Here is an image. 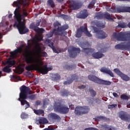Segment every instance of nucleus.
<instances>
[{
  "instance_id": "obj_35",
  "label": "nucleus",
  "mask_w": 130,
  "mask_h": 130,
  "mask_svg": "<svg viewBox=\"0 0 130 130\" xmlns=\"http://www.w3.org/2000/svg\"><path fill=\"white\" fill-rule=\"evenodd\" d=\"M95 4H96V0H92L88 6V9H92L93 7L95 6Z\"/></svg>"
},
{
  "instance_id": "obj_26",
  "label": "nucleus",
  "mask_w": 130,
  "mask_h": 130,
  "mask_svg": "<svg viewBox=\"0 0 130 130\" xmlns=\"http://www.w3.org/2000/svg\"><path fill=\"white\" fill-rule=\"evenodd\" d=\"M43 38L41 37H38L36 36L34 38L32 39V42H40L42 41Z\"/></svg>"
},
{
  "instance_id": "obj_10",
  "label": "nucleus",
  "mask_w": 130,
  "mask_h": 130,
  "mask_svg": "<svg viewBox=\"0 0 130 130\" xmlns=\"http://www.w3.org/2000/svg\"><path fill=\"white\" fill-rule=\"evenodd\" d=\"M114 73H115V74L118 75V76H119V77H120L121 79H122L123 81H125L126 82L127 81H129L130 80L129 77L122 73V72H121L120 70H119V69L117 68L114 69Z\"/></svg>"
},
{
  "instance_id": "obj_18",
  "label": "nucleus",
  "mask_w": 130,
  "mask_h": 130,
  "mask_svg": "<svg viewBox=\"0 0 130 130\" xmlns=\"http://www.w3.org/2000/svg\"><path fill=\"white\" fill-rule=\"evenodd\" d=\"M77 80H78V76L76 74H73L71 76V79L69 80L66 81L63 84L64 85H70L73 83V81Z\"/></svg>"
},
{
  "instance_id": "obj_40",
  "label": "nucleus",
  "mask_w": 130,
  "mask_h": 130,
  "mask_svg": "<svg viewBox=\"0 0 130 130\" xmlns=\"http://www.w3.org/2000/svg\"><path fill=\"white\" fill-rule=\"evenodd\" d=\"M54 28H56V27H58V28H60L61 26V24L60 23H59L58 21H56L53 24Z\"/></svg>"
},
{
  "instance_id": "obj_48",
  "label": "nucleus",
  "mask_w": 130,
  "mask_h": 130,
  "mask_svg": "<svg viewBox=\"0 0 130 130\" xmlns=\"http://www.w3.org/2000/svg\"><path fill=\"white\" fill-rule=\"evenodd\" d=\"M107 127V125H101V130H106Z\"/></svg>"
},
{
  "instance_id": "obj_7",
  "label": "nucleus",
  "mask_w": 130,
  "mask_h": 130,
  "mask_svg": "<svg viewBox=\"0 0 130 130\" xmlns=\"http://www.w3.org/2000/svg\"><path fill=\"white\" fill-rule=\"evenodd\" d=\"M49 121L51 123H54L55 121L59 122L61 120V118L57 114L55 113H51L48 115L47 117Z\"/></svg>"
},
{
  "instance_id": "obj_28",
  "label": "nucleus",
  "mask_w": 130,
  "mask_h": 130,
  "mask_svg": "<svg viewBox=\"0 0 130 130\" xmlns=\"http://www.w3.org/2000/svg\"><path fill=\"white\" fill-rule=\"evenodd\" d=\"M82 35L83 32H82V31H81L79 28H78L75 34L76 37L77 38H81V37H82Z\"/></svg>"
},
{
  "instance_id": "obj_47",
  "label": "nucleus",
  "mask_w": 130,
  "mask_h": 130,
  "mask_svg": "<svg viewBox=\"0 0 130 130\" xmlns=\"http://www.w3.org/2000/svg\"><path fill=\"white\" fill-rule=\"evenodd\" d=\"M48 104V100L47 99H45L43 101V106H45V105H47Z\"/></svg>"
},
{
  "instance_id": "obj_2",
  "label": "nucleus",
  "mask_w": 130,
  "mask_h": 130,
  "mask_svg": "<svg viewBox=\"0 0 130 130\" xmlns=\"http://www.w3.org/2000/svg\"><path fill=\"white\" fill-rule=\"evenodd\" d=\"M13 4L17 8L14 12V17H15L17 22L15 21L14 22L13 27H17L20 34L28 33L29 29L26 27L25 22L22 21V15L20 13V10L21 9L20 5L24 6L25 5V2L24 0H18L14 2Z\"/></svg>"
},
{
  "instance_id": "obj_3",
  "label": "nucleus",
  "mask_w": 130,
  "mask_h": 130,
  "mask_svg": "<svg viewBox=\"0 0 130 130\" xmlns=\"http://www.w3.org/2000/svg\"><path fill=\"white\" fill-rule=\"evenodd\" d=\"M20 93H19V98L18 99V101L21 102V105L22 106H24L25 104L26 105L25 109L29 108L30 107V104L25 100L28 98V99H30V100H34L36 95L35 94H31L28 96V94L30 93V88L25 85H22L20 88Z\"/></svg>"
},
{
  "instance_id": "obj_62",
  "label": "nucleus",
  "mask_w": 130,
  "mask_h": 130,
  "mask_svg": "<svg viewBox=\"0 0 130 130\" xmlns=\"http://www.w3.org/2000/svg\"><path fill=\"white\" fill-rule=\"evenodd\" d=\"M43 53V54H44L45 57L47 56V53H46V52H44Z\"/></svg>"
},
{
  "instance_id": "obj_15",
  "label": "nucleus",
  "mask_w": 130,
  "mask_h": 130,
  "mask_svg": "<svg viewBox=\"0 0 130 130\" xmlns=\"http://www.w3.org/2000/svg\"><path fill=\"white\" fill-rule=\"evenodd\" d=\"M45 43L48 44V46L52 48L53 52H54L55 53H58V52H57V51L56 50V49H55V47H54V46H53V42H51L50 40H46Z\"/></svg>"
},
{
  "instance_id": "obj_20",
  "label": "nucleus",
  "mask_w": 130,
  "mask_h": 130,
  "mask_svg": "<svg viewBox=\"0 0 130 130\" xmlns=\"http://www.w3.org/2000/svg\"><path fill=\"white\" fill-rule=\"evenodd\" d=\"M104 56V54L100 52H94L92 54L93 57H94V58H96V59H99V58H101Z\"/></svg>"
},
{
  "instance_id": "obj_37",
  "label": "nucleus",
  "mask_w": 130,
  "mask_h": 130,
  "mask_svg": "<svg viewBox=\"0 0 130 130\" xmlns=\"http://www.w3.org/2000/svg\"><path fill=\"white\" fill-rule=\"evenodd\" d=\"M119 28H125L126 27V23L121 22L118 24V25Z\"/></svg>"
},
{
  "instance_id": "obj_45",
  "label": "nucleus",
  "mask_w": 130,
  "mask_h": 130,
  "mask_svg": "<svg viewBox=\"0 0 130 130\" xmlns=\"http://www.w3.org/2000/svg\"><path fill=\"white\" fill-rule=\"evenodd\" d=\"M116 107H117V104H112V105H109L108 106L109 109H112V108H115Z\"/></svg>"
},
{
  "instance_id": "obj_16",
  "label": "nucleus",
  "mask_w": 130,
  "mask_h": 130,
  "mask_svg": "<svg viewBox=\"0 0 130 130\" xmlns=\"http://www.w3.org/2000/svg\"><path fill=\"white\" fill-rule=\"evenodd\" d=\"M96 36L98 39H101L102 40V39H105L108 36L105 32L103 31V30H100L98 34L96 35Z\"/></svg>"
},
{
  "instance_id": "obj_1",
  "label": "nucleus",
  "mask_w": 130,
  "mask_h": 130,
  "mask_svg": "<svg viewBox=\"0 0 130 130\" xmlns=\"http://www.w3.org/2000/svg\"><path fill=\"white\" fill-rule=\"evenodd\" d=\"M31 46H32V45L29 43V40H28L27 46L25 49L24 56L26 63H31V64L25 67L26 71H38L39 73H41L42 75H46L48 72L52 71L53 70L52 66L47 67L46 64L43 66L44 63L41 60L33 57L31 54L32 52L30 50ZM42 66H43L42 67Z\"/></svg>"
},
{
  "instance_id": "obj_6",
  "label": "nucleus",
  "mask_w": 130,
  "mask_h": 130,
  "mask_svg": "<svg viewBox=\"0 0 130 130\" xmlns=\"http://www.w3.org/2000/svg\"><path fill=\"white\" fill-rule=\"evenodd\" d=\"M54 109L57 112H59L62 113V114H67L70 111V109H69L68 106L61 104L60 103H57L54 106Z\"/></svg>"
},
{
  "instance_id": "obj_5",
  "label": "nucleus",
  "mask_w": 130,
  "mask_h": 130,
  "mask_svg": "<svg viewBox=\"0 0 130 130\" xmlns=\"http://www.w3.org/2000/svg\"><path fill=\"white\" fill-rule=\"evenodd\" d=\"M88 79L89 81H91L96 84H99V85H105L106 86H110L111 85V82L101 79L94 75H88Z\"/></svg>"
},
{
  "instance_id": "obj_21",
  "label": "nucleus",
  "mask_w": 130,
  "mask_h": 130,
  "mask_svg": "<svg viewBox=\"0 0 130 130\" xmlns=\"http://www.w3.org/2000/svg\"><path fill=\"white\" fill-rule=\"evenodd\" d=\"M104 19H106L108 21H110L111 22L114 21V19H113L110 14L108 13V12L104 13Z\"/></svg>"
},
{
  "instance_id": "obj_12",
  "label": "nucleus",
  "mask_w": 130,
  "mask_h": 130,
  "mask_svg": "<svg viewBox=\"0 0 130 130\" xmlns=\"http://www.w3.org/2000/svg\"><path fill=\"white\" fill-rule=\"evenodd\" d=\"M30 29L35 31V32H37L38 33H43L44 32V29L42 28H39V27H36L35 26V23H31L30 25Z\"/></svg>"
},
{
  "instance_id": "obj_19",
  "label": "nucleus",
  "mask_w": 130,
  "mask_h": 130,
  "mask_svg": "<svg viewBox=\"0 0 130 130\" xmlns=\"http://www.w3.org/2000/svg\"><path fill=\"white\" fill-rule=\"evenodd\" d=\"M75 113L76 115H83V111H82V107H76L75 109Z\"/></svg>"
},
{
  "instance_id": "obj_25",
  "label": "nucleus",
  "mask_w": 130,
  "mask_h": 130,
  "mask_svg": "<svg viewBox=\"0 0 130 130\" xmlns=\"http://www.w3.org/2000/svg\"><path fill=\"white\" fill-rule=\"evenodd\" d=\"M61 78L60 75L59 74L56 73L53 75V77H52V81H55V82H57V81H59V79Z\"/></svg>"
},
{
  "instance_id": "obj_11",
  "label": "nucleus",
  "mask_w": 130,
  "mask_h": 130,
  "mask_svg": "<svg viewBox=\"0 0 130 130\" xmlns=\"http://www.w3.org/2000/svg\"><path fill=\"white\" fill-rule=\"evenodd\" d=\"M89 15L88 14V11L86 9L81 10L79 14L77 15V18L78 19H86Z\"/></svg>"
},
{
  "instance_id": "obj_60",
  "label": "nucleus",
  "mask_w": 130,
  "mask_h": 130,
  "mask_svg": "<svg viewBox=\"0 0 130 130\" xmlns=\"http://www.w3.org/2000/svg\"><path fill=\"white\" fill-rule=\"evenodd\" d=\"M62 94H63V96H67V95H68V93L65 92V91L63 92Z\"/></svg>"
},
{
  "instance_id": "obj_13",
  "label": "nucleus",
  "mask_w": 130,
  "mask_h": 130,
  "mask_svg": "<svg viewBox=\"0 0 130 130\" xmlns=\"http://www.w3.org/2000/svg\"><path fill=\"white\" fill-rule=\"evenodd\" d=\"M100 71L102 73H104V74H107V75H109L110 77H112V78H114V74H113V72H112L110 69H108L105 67H103L101 69Z\"/></svg>"
},
{
  "instance_id": "obj_53",
  "label": "nucleus",
  "mask_w": 130,
  "mask_h": 130,
  "mask_svg": "<svg viewBox=\"0 0 130 130\" xmlns=\"http://www.w3.org/2000/svg\"><path fill=\"white\" fill-rule=\"evenodd\" d=\"M126 13H130V7H125Z\"/></svg>"
},
{
  "instance_id": "obj_30",
  "label": "nucleus",
  "mask_w": 130,
  "mask_h": 130,
  "mask_svg": "<svg viewBox=\"0 0 130 130\" xmlns=\"http://www.w3.org/2000/svg\"><path fill=\"white\" fill-rule=\"evenodd\" d=\"M96 26L98 28H105V24L102 22V21H98L96 22Z\"/></svg>"
},
{
  "instance_id": "obj_59",
  "label": "nucleus",
  "mask_w": 130,
  "mask_h": 130,
  "mask_svg": "<svg viewBox=\"0 0 130 130\" xmlns=\"http://www.w3.org/2000/svg\"><path fill=\"white\" fill-rule=\"evenodd\" d=\"M56 2H57L58 3H59L60 4H61L63 3V0H56Z\"/></svg>"
},
{
  "instance_id": "obj_52",
  "label": "nucleus",
  "mask_w": 130,
  "mask_h": 130,
  "mask_svg": "<svg viewBox=\"0 0 130 130\" xmlns=\"http://www.w3.org/2000/svg\"><path fill=\"white\" fill-rule=\"evenodd\" d=\"M21 117L22 119H24V118H26V114L22 113L21 115Z\"/></svg>"
},
{
  "instance_id": "obj_4",
  "label": "nucleus",
  "mask_w": 130,
  "mask_h": 130,
  "mask_svg": "<svg viewBox=\"0 0 130 130\" xmlns=\"http://www.w3.org/2000/svg\"><path fill=\"white\" fill-rule=\"evenodd\" d=\"M69 29V25H64L61 26V27H57L53 29L52 32H51L47 35L48 37L51 38L54 35H67V32L65 31L66 30Z\"/></svg>"
},
{
  "instance_id": "obj_14",
  "label": "nucleus",
  "mask_w": 130,
  "mask_h": 130,
  "mask_svg": "<svg viewBox=\"0 0 130 130\" xmlns=\"http://www.w3.org/2000/svg\"><path fill=\"white\" fill-rule=\"evenodd\" d=\"M23 48L24 45H21L20 47L18 48L17 49L12 52H10L11 56H15V55H17V53H21Z\"/></svg>"
},
{
  "instance_id": "obj_24",
  "label": "nucleus",
  "mask_w": 130,
  "mask_h": 130,
  "mask_svg": "<svg viewBox=\"0 0 130 130\" xmlns=\"http://www.w3.org/2000/svg\"><path fill=\"white\" fill-rule=\"evenodd\" d=\"M39 123L40 124H46V123H48V120L45 117H41L39 119Z\"/></svg>"
},
{
  "instance_id": "obj_44",
  "label": "nucleus",
  "mask_w": 130,
  "mask_h": 130,
  "mask_svg": "<svg viewBox=\"0 0 130 130\" xmlns=\"http://www.w3.org/2000/svg\"><path fill=\"white\" fill-rule=\"evenodd\" d=\"M93 31L94 33H96V35H97L99 33V32H100V30H99L98 28L96 27H93Z\"/></svg>"
},
{
  "instance_id": "obj_36",
  "label": "nucleus",
  "mask_w": 130,
  "mask_h": 130,
  "mask_svg": "<svg viewBox=\"0 0 130 130\" xmlns=\"http://www.w3.org/2000/svg\"><path fill=\"white\" fill-rule=\"evenodd\" d=\"M89 91L90 92V93L91 94V95L92 96V97H95V96H96V91H95V90H94V89H92V88H89Z\"/></svg>"
},
{
  "instance_id": "obj_8",
  "label": "nucleus",
  "mask_w": 130,
  "mask_h": 130,
  "mask_svg": "<svg viewBox=\"0 0 130 130\" xmlns=\"http://www.w3.org/2000/svg\"><path fill=\"white\" fill-rule=\"evenodd\" d=\"M68 51L69 52L70 56L74 58L76 57L77 55H78V53H80L81 52V50L80 48H77L73 46H70L69 48Z\"/></svg>"
},
{
  "instance_id": "obj_58",
  "label": "nucleus",
  "mask_w": 130,
  "mask_h": 130,
  "mask_svg": "<svg viewBox=\"0 0 130 130\" xmlns=\"http://www.w3.org/2000/svg\"><path fill=\"white\" fill-rule=\"evenodd\" d=\"M23 15L24 16V17H27L28 16V13L27 12H23Z\"/></svg>"
},
{
  "instance_id": "obj_33",
  "label": "nucleus",
  "mask_w": 130,
  "mask_h": 130,
  "mask_svg": "<svg viewBox=\"0 0 130 130\" xmlns=\"http://www.w3.org/2000/svg\"><path fill=\"white\" fill-rule=\"evenodd\" d=\"M120 98H121V99H122V100L127 101V100H128V99H129L130 95H125V94L123 93L122 95H121Z\"/></svg>"
},
{
  "instance_id": "obj_31",
  "label": "nucleus",
  "mask_w": 130,
  "mask_h": 130,
  "mask_svg": "<svg viewBox=\"0 0 130 130\" xmlns=\"http://www.w3.org/2000/svg\"><path fill=\"white\" fill-rule=\"evenodd\" d=\"M78 29L79 30H80L82 33H83H83H85L86 31L88 30V28L87 27V26H86V25L81 26Z\"/></svg>"
},
{
  "instance_id": "obj_46",
  "label": "nucleus",
  "mask_w": 130,
  "mask_h": 130,
  "mask_svg": "<svg viewBox=\"0 0 130 130\" xmlns=\"http://www.w3.org/2000/svg\"><path fill=\"white\" fill-rule=\"evenodd\" d=\"M84 34H85L86 36H87V37H92V35L88 30L85 32Z\"/></svg>"
},
{
  "instance_id": "obj_64",
  "label": "nucleus",
  "mask_w": 130,
  "mask_h": 130,
  "mask_svg": "<svg viewBox=\"0 0 130 130\" xmlns=\"http://www.w3.org/2000/svg\"><path fill=\"white\" fill-rule=\"evenodd\" d=\"M127 108H130V103H129V104H128L127 105Z\"/></svg>"
},
{
  "instance_id": "obj_43",
  "label": "nucleus",
  "mask_w": 130,
  "mask_h": 130,
  "mask_svg": "<svg viewBox=\"0 0 130 130\" xmlns=\"http://www.w3.org/2000/svg\"><path fill=\"white\" fill-rule=\"evenodd\" d=\"M15 63H16V62L15 61V60L8 61V64L9 67H13V66H15Z\"/></svg>"
},
{
  "instance_id": "obj_9",
  "label": "nucleus",
  "mask_w": 130,
  "mask_h": 130,
  "mask_svg": "<svg viewBox=\"0 0 130 130\" xmlns=\"http://www.w3.org/2000/svg\"><path fill=\"white\" fill-rule=\"evenodd\" d=\"M115 49L118 50H129L130 51V42L126 43V45L123 43L118 44L115 46Z\"/></svg>"
},
{
  "instance_id": "obj_61",
  "label": "nucleus",
  "mask_w": 130,
  "mask_h": 130,
  "mask_svg": "<svg viewBox=\"0 0 130 130\" xmlns=\"http://www.w3.org/2000/svg\"><path fill=\"white\" fill-rule=\"evenodd\" d=\"M12 16H13V14H10L9 15L8 17L9 18V19H11V18H12Z\"/></svg>"
},
{
  "instance_id": "obj_29",
  "label": "nucleus",
  "mask_w": 130,
  "mask_h": 130,
  "mask_svg": "<svg viewBox=\"0 0 130 130\" xmlns=\"http://www.w3.org/2000/svg\"><path fill=\"white\" fill-rule=\"evenodd\" d=\"M117 10L118 13H126L125 7H121L118 8Z\"/></svg>"
},
{
  "instance_id": "obj_23",
  "label": "nucleus",
  "mask_w": 130,
  "mask_h": 130,
  "mask_svg": "<svg viewBox=\"0 0 130 130\" xmlns=\"http://www.w3.org/2000/svg\"><path fill=\"white\" fill-rule=\"evenodd\" d=\"M81 110L82 111V114H87L90 111V108L88 106L81 107Z\"/></svg>"
},
{
  "instance_id": "obj_17",
  "label": "nucleus",
  "mask_w": 130,
  "mask_h": 130,
  "mask_svg": "<svg viewBox=\"0 0 130 130\" xmlns=\"http://www.w3.org/2000/svg\"><path fill=\"white\" fill-rule=\"evenodd\" d=\"M119 116L122 120H128V114L124 111H121L119 113Z\"/></svg>"
},
{
  "instance_id": "obj_41",
  "label": "nucleus",
  "mask_w": 130,
  "mask_h": 130,
  "mask_svg": "<svg viewBox=\"0 0 130 130\" xmlns=\"http://www.w3.org/2000/svg\"><path fill=\"white\" fill-rule=\"evenodd\" d=\"M96 119L98 121H100V120H105L106 118L103 116H99L96 117Z\"/></svg>"
},
{
  "instance_id": "obj_56",
  "label": "nucleus",
  "mask_w": 130,
  "mask_h": 130,
  "mask_svg": "<svg viewBox=\"0 0 130 130\" xmlns=\"http://www.w3.org/2000/svg\"><path fill=\"white\" fill-rule=\"evenodd\" d=\"M113 96H114V97H115V98H118V94L116 92H113Z\"/></svg>"
},
{
  "instance_id": "obj_27",
  "label": "nucleus",
  "mask_w": 130,
  "mask_h": 130,
  "mask_svg": "<svg viewBox=\"0 0 130 130\" xmlns=\"http://www.w3.org/2000/svg\"><path fill=\"white\" fill-rule=\"evenodd\" d=\"M84 44L81 45V47L82 48H83V51H84V52H85V53H86V54H88V53H90V52H91V50H92V49L90 48H84Z\"/></svg>"
},
{
  "instance_id": "obj_57",
  "label": "nucleus",
  "mask_w": 130,
  "mask_h": 130,
  "mask_svg": "<svg viewBox=\"0 0 130 130\" xmlns=\"http://www.w3.org/2000/svg\"><path fill=\"white\" fill-rule=\"evenodd\" d=\"M41 22V20L38 21L35 25L36 27H38L40 25V23Z\"/></svg>"
},
{
  "instance_id": "obj_54",
  "label": "nucleus",
  "mask_w": 130,
  "mask_h": 130,
  "mask_svg": "<svg viewBox=\"0 0 130 130\" xmlns=\"http://www.w3.org/2000/svg\"><path fill=\"white\" fill-rule=\"evenodd\" d=\"M35 104L37 106H38V105H40V104H41V102L40 101H37Z\"/></svg>"
},
{
  "instance_id": "obj_51",
  "label": "nucleus",
  "mask_w": 130,
  "mask_h": 130,
  "mask_svg": "<svg viewBox=\"0 0 130 130\" xmlns=\"http://www.w3.org/2000/svg\"><path fill=\"white\" fill-rule=\"evenodd\" d=\"M84 130H99V129L96 128L89 127V128H86L85 129H84Z\"/></svg>"
},
{
  "instance_id": "obj_63",
  "label": "nucleus",
  "mask_w": 130,
  "mask_h": 130,
  "mask_svg": "<svg viewBox=\"0 0 130 130\" xmlns=\"http://www.w3.org/2000/svg\"><path fill=\"white\" fill-rule=\"evenodd\" d=\"M40 127H41V128H42L43 127H44V125H43V124H41L40 125Z\"/></svg>"
},
{
  "instance_id": "obj_49",
  "label": "nucleus",
  "mask_w": 130,
  "mask_h": 130,
  "mask_svg": "<svg viewBox=\"0 0 130 130\" xmlns=\"http://www.w3.org/2000/svg\"><path fill=\"white\" fill-rule=\"evenodd\" d=\"M36 47L37 49H38V50H41V47L40 46V45L39 44H37L36 45Z\"/></svg>"
},
{
  "instance_id": "obj_55",
  "label": "nucleus",
  "mask_w": 130,
  "mask_h": 130,
  "mask_svg": "<svg viewBox=\"0 0 130 130\" xmlns=\"http://www.w3.org/2000/svg\"><path fill=\"white\" fill-rule=\"evenodd\" d=\"M106 130H112V127H111V126L107 125V128Z\"/></svg>"
},
{
  "instance_id": "obj_22",
  "label": "nucleus",
  "mask_w": 130,
  "mask_h": 130,
  "mask_svg": "<svg viewBox=\"0 0 130 130\" xmlns=\"http://www.w3.org/2000/svg\"><path fill=\"white\" fill-rule=\"evenodd\" d=\"M71 8H72V10H79L80 7L79 3H77L75 2H73L71 3Z\"/></svg>"
},
{
  "instance_id": "obj_34",
  "label": "nucleus",
  "mask_w": 130,
  "mask_h": 130,
  "mask_svg": "<svg viewBox=\"0 0 130 130\" xmlns=\"http://www.w3.org/2000/svg\"><path fill=\"white\" fill-rule=\"evenodd\" d=\"M96 17L97 19H104V13H102V12H98L96 13Z\"/></svg>"
},
{
  "instance_id": "obj_38",
  "label": "nucleus",
  "mask_w": 130,
  "mask_h": 130,
  "mask_svg": "<svg viewBox=\"0 0 130 130\" xmlns=\"http://www.w3.org/2000/svg\"><path fill=\"white\" fill-rule=\"evenodd\" d=\"M48 5L51 7V8L54 7V2H53V0H48Z\"/></svg>"
},
{
  "instance_id": "obj_32",
  "label": "nucleus",
  "mask_w": 130,
  "mask_h": 130,
  "mask_svg": "<svg viewBox=\"0 0 130 130\" xmlns=\"http://www.w3.org/2000/svg\"><path fill=\"white\" fill-rule=\"evenodd\" d=\"M34 113L37 115H41V114H43L44 113V111L43 110H34Z\"/></svg>"
},
{
  "instance_id": "obj_50",
  "label": "nucleus",
  "mask_w": 130,
  "mask_h": 130,
  "mask_svg": "<svg viewBox=\"0 0 130 130\" xmlns=\"http://www.w3.org/2000/svg\"><path fill=\"white\" fill-rule=\"evenodd\" d=\"M86 88V85H82L78 86V89H80V90H82V89H85Z\"/></svg>"
},
{
  "instance_id": "obj_42",
  "label": "nucleus",
  "mask_w": 130,
  "mask_h": 130,
  "mask_svg": "<svg viewBox=\"0 0 130 130\" xmlns=\"http://www.w3.org/2000/svg\"><path fill=\"white\" fill-rule=\"evenodd\" d=\"M74 68L73 65H66L65 66V69L67 70H72Z\"/></svg>"
},
{
  "instance_id": "obj_39",
  "label": "nucleus",
  "mask_w": 130,
  "mask_h": 130,
  "mask_svg": "<svg viewBox=\"0 0 130 130\" xmlns=\"http://www.w3.org/2000/svg\"><path fill=\"white\" fill-rule=\"evenodd\" d=\"M3 72L5 73H11L12 72V69L9 68L8 67H6L3 69Z\"/></svg>"
}]
</instances>
